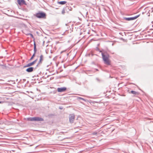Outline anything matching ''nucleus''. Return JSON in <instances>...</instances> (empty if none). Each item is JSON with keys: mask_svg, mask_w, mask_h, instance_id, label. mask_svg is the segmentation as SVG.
<instances>
[{"mask_svg": "<svg viewBox=\"0 0 153 153\" xmlns=\"http://www.w3.org/2000/svg\"><path fill=\"white\" fill-rule=\"evenodd\" d=\"M96 50L101 53L102 58L104 63L108 65H110L111 62L110 60V58L111 56L109 54L107 51L104 50H100L97 47L96 48Z\"/></svg>", "mask_w": 153, "mask_h": 153, "instance_id": "nucleus-1", "label": "nucleus"}, {"mask_svg": "<svg viewBox=\"0 0 153 153\" xmlns=\"http://www.w3.org/2000/svg\"><path fill=\"white\" fill-rule=\"evenodd\" d=\"M35 16L37 18L39 19H45L46 17V14L43 12H40L36 13Z\"/></svg>", "mask_w": 153, "mask_h": 153, "instance_id": "nucleus-2", "label": "nucleus"}, {"mask_svg": "<svg viewBox=\"0 0 153 153\" xmlns=\"http://www.w3.org/2000/svg\"><path fill=\"white\" fill-rule=\"evenodd\" d=\"M44 60V56L43 54H41L39 56V60L38 61L36 65V68L40 66L42 64L43 61Z\"/></svg>", "mask_w": 153, "mask_h": 153, "instance_id": "nucleus-3", "label": "nucleus"}, {"mask_svg": "<svg viewBox=\"0 0 153 153\" xmlns=\"http://www.w3.org/2000/svg\"><path fill=\"white\" fill-rule=\"evenodd\" d=\"M140 15H138L135 16L127 18L126 17H123V20H125L127 21H130L131 20H134L137 18L138 17H139Z\"/></svg>", "mask_w": 153, "mask_h": 153, "instance_id": "nucleus-4", "label": "nucleus"}, {"mask_svg": "<svg viewBox=\"0 0 153 153\" xmlns=\"http://www.w3.org/2000/svg\"><path fill=\"white\" fill-rule=\"evenodd\" d=\"M75 119V115L74 114H70L69 115V121L70 122L72 123H74Z\"/></svg>", "mask_w": 153, "mask_h": 153, "instance_id": "nucleus-5", "label": "nucleus"}, {"mask_svg": "<svg viewBox=\"0 0 153 153\" xmlns=\"http://www.w3.org/2000/svg\"><path fill=\"white\" fill-rule=\"evenodd\" d=\"M37 60H38V59H36L35 60H34L33 62H31L27 64L26 65H25L23 67L24 68H25L27 67H30L32 66H33L36 63V62L37 61Z\"/></svg>", "mask_w": 153, "mask_h": 153, "instance_id": "nucleus-6", "label": "nucleus"}, {"mask_svg": "<svg viewBox=\"0 0 153 153\" xmlns=\"http://www.w3.org/2000/svg\"><path fill=\"white\" fill-rule=\"evenodd\" d=\"M67 90V88L65 87L58 88L57 90L58 92H62L65 91Z\"/></svg>", "mask_w": 153, "mask_h": 153, "instance_id": "nucleus-7", "label": "nucleus"}, {"mask_svg": "<svg viewBox=\"0 0 153 153\" xmlns=\"http://www.w3.org/2000/svg\"><path fill=\"white\" fill-rule=\"evenodd\" d=\"M128 91L129 93L133 94L134 95L133 96H138L140 94V93L139 92H137L134 91L132 90L131 91H130V90H128Z\"/></svg>", "mask_w": 153, "mask_h": 153, "instance_id": "nucleus-8", "label": "nucleus"}, {"mask_svg": "<svg viewBox=\"0 0 153 153\" xmlns=\"http://www.w3.org/2000/svg\"><path fill=\"white\" fill-rule=\"evenodd\" d=\"M28 68H27L26 70V71L28 73H30L33 72L34 71H35L36 68V67L34 68L33 67H29Z\"/></svg>", "mask_w": 153, "mask_h": 153, "instance_id": "nucleus-9", "label": "nucleus"}, {"mask_svg": "<svg viewBox=\"0 0 153 153\" xmlns=\"http://www.w3.org/2000/svg\"><path fill=\"white\" fill-rule=\"evenodd\" d=\"M17 2L20 5H22L24 4L26 5L25 1L24 0H17Z\"/></svg>", "mask_w": 153, "mask_h": 153, "instance_id": "nucleus-10", "label": "nucleus"}, {"mask_svg": "<svg viewBox=\"0 0 153 153\" xmlns=\"http://www.w3.org/2000/svg\"><path fill=\"white\" fill-rule=\"evenodd\" d=\"M34 121H42L44 120V119L41 117H34Z\"/></svg>", "mask_w": 153, "mask_h": 153, "instance_id": "nucleus-11", "label": "nucleus"}, {"mask_svg": "<svg viewBox=\"0 0 153 153\" xmlns=\"http://www.w3.org/2000/svg\"><path fill=\"white\" fill-rule=\"evenodd\" d=\"M149 10L148 12L147 13V14H149L148 16H149L150 14L152 15L153 14V7L149 8Z\"/></svg>", "mask_w": 153, "mask_h": 153, "instance_id": "nucleus-12", "label": "nucleus"}, {"mask_svg": "<svg viewBox=\"0 0 153 153\" xmlns=\"http://www.w3.org/2000/svg\"><path fill=\"white\" fill-rule=\"evenodd\" d=\"M69 7H68V6H66V7H64L62 11V14L64 15L65 14V11H67V8L68 9H69Z\"/></svg>", "mask_w": 153, "mask_h": 153, "instance_id": "nucleus-13", "label": "nucleus"}, {"mask_svg": "<svg viewBox=\"0 0 153 153\" xmlns=\"http://www.w3.org/2000/svg\"><path fill=\"white\" fill-rule=\"evenodd\" d=\"M34 54H36L37 51V49H36V44L35 43V42L34 41Z\"/></svg>", "mask_w": 153, "mask_h": 153, "instance_id": "nucleus-14", "label": "nucleus"}, {"mask_svg": "<svg viewBox=\"0 0 153 153\" xmlns=\"http://www.w3.org/2000/svg\"><path fill=\"white\" fill-rule=\"evenodd\" d=\"M66 3H67V1H58V4H62V5L65 4Z\"/></svg>", "mask_w": 153, "mask_h": 153, "instance_id": "nucleus-15", "label": "nucleus"}, {"mask_svg": "<svg viewBox=\"0 0 153 153\" xmlns=\"http://www.w3.org/2000/svg\"><path fill=\"white\" fill-rule=\"evenodd\" d=\"M34 117L27 118V120L29 121H34Z\"/></svg>", "mask_w": 153, "mask_h": 153, "instance_id": "nucleus-16", "label": "nucleus"}, {"mask_svg": "<svg viewBox=\"0 0 153 153\" xmlns=\"http://www.w3.org/2000/svg\"><path fill=\"white\" fill-rule=\"evenodd\" d=\"M96 79L97 81L99 82H100L102 81V79H100L98 78H96Z\"/></svg>", "mask_w": 153, "mask_h": 153, "instance_id": "nucleus-17", "label": "nucleus"}, {"mask_svg": "<svg viewBox=\"0 0 153 153\" xmlns=\"http://www.w3.org/2000/svg\"><path fill=\"white\" fill-rule=\"evenodd\" d=\"M35 55H36V54L33 53V55H32V56L30 58V60H31L32 59H33V58L35 56Z\"/></svg>", "mask_w": 153, "mask_h": 153, "instance_id": "nucleus-18", "label": "nucleus"}, {"mask_svg": "<svg viewBox=\"0 0 153 153\" xmlns=\"http://www.w3.org/2000/svg\"><path fill=\"white\" fill-rule=\"evenodd\" d=\"M27 35H30L32 38H34V37H33V35L31 33H28L27 34Z\"/></svg>", "mask_w": 153, "mask_h": 153, "instance_id": "nucleus-19", "label": "nucleus"}, {"mask_svg": "<svg viewBox=\"0 0 153 153\" xmlns=\"http://www.w3.org/2000/svg\"><path fill=\"white\" fill-rule=\"evenodd\" d=\"M79 99H80L81 100H83L84 101H85V100L82 98L81 97H79Z\"/></svg>", "mask_w": 153, "mask_h": 153, "instance_id": "nucleus-20", "label": "nucleus"}, {"mask_svg": "<svg viewBox=\"0 0 153 153\" xmlns=\"http://www.w3.org/2000/svg\"><path fill=\"white\" fill-rule=\"evenodd\" d=\"M97 132H94L92 133V134L93 135H97Z\"/></svg>", "mask_w": 153, "mask_h": 153, "instance_id": "nucleus-21", "label": "nucleus"}, {"mask_svg": "<svg viewBox=\"0 0 153 153\" xmlns=\"http://www.w3.org/2000/svg\"><path fill=\"white\" fill-rule=\"evenodd\" d=\"M69 7V9L67 8V11L68 10H72V8L71 7Z\"/></svg>", "mask_w": 153, "mask_h": 153, "instance_id": "nucleus-22", "label": "nucleus"}, {"mask_svg": "<svg viewBox=\"0 0 153 153\" xmlns=\"http://www.w3.org/2000/svg\"><path fill=\"white\" fill-rule=\"evenodd\" d=\"M54 115L53 114H49L48 116H53Z\"/></svg>", "mask_w": 153, "mask_h": 153, "instance_id": "nucleus-23", "label": "nucleus"}, {"mask_svg": "<svg viewBox=\"0 0 153 153\" xmlns=\"http://www.w3.org/2000/svg\"><path fill=\"white\" fill-rule=\"evenodd\" d=\"M46 77L45 78L44 76H43L41 78L46 79Z\"/></svg>", "mask_w": 153, "mask_h": 153, "instance_id": "nucleus-24", "label": "nucleus"}, {"mask_svg": "<svg viewBox=\"0 0 153 153\" xmlns=\"http://www.w3.org/2000/svg\"><path fill=\"white\" fill-rule=\"evenodd\" d=\"M53 77H51L50 79V80H51V79H53Z\"/></svg>", "mask_w": 153, "mask_h": 153, "instance_id": "nucleus-25", "label": "nucleus"}, {"mask_svg": "<svg viewBox=\"0 0 153 153\" xmlns=\"http://www.w3.org/2000/svg\"><path fill=\"white\" fill-rule=\"evenodd\" d=\"M95 69V70H96V71H99V70H98V69H96H96Z\"/></svg>", "mask_w": 153, "mask_h": 153, "instance_id": "nucleus-26", "label": "nucleus"}, {"mask_svg": "<svg viewBox=\"0 0 153 153\" xmlns=\"http://www.w3.org/2000/svg\"><path fill=\"white\" fill-rule=\"evenodd\" d=\"M91 55L92 56H93L94 55V54H93L92 53H91Z\"/></svg>", "mask_w": 153, "mask_h": 153, "instance_id": "nucleus-27", "label": "nucleus"}, {"mask_svg": "<svg viewBox=\"0 0 153 153\" xmlns=\"http://www.w3.org/2000/svg\"><path fill=\"white\" fill-rule=\"evenodd\" d=\"M44 43H45V41H44L43 42V46H44Z\"/></svg>", "mask_w": 153, "mask_h": 153, "instance_id": "nucleus-28", "label": "nucleus"}, {"mask_svg": "<svg viewBox=\"0 0 153 153\" xmlns=\"http://www.w3.org/2000/svg\"><path fill=\"white\" fill-rule=\"evenodd\" d=\"M59 108L60 109H62V108H61L60 107H59Z\"/></svg>", "mask_w": 153, "mask_h": 153, "instance_id": "nucleus-29", "label": "nucleus"}, {"mask_svg": "<svg viewBox=\"0 0 153 153\" xmlns=\"http://www.w3.org/2000/svg\"><path fill=\"white\" fill-rule=\"evenodd\" d=\"M3 102L2 101H0V103H3Z\"/></svg>", "mask_w": 153, "mask_h": 153, "instance_id": "nucleus-30", "label": "nucleus"}, {"mask_svg": "<svg viewBox=\"0 0 153 153\" xmlns=\"http://www.w3.org/2000/svg\"><path fill=\"white\" fill-rule=\"evenodd\" d=\"M36 80V79H34V80Z\"/></svg>", "mask_w": 153, "mask_h": 153, "instance_id": "nucleus-31", "label": "nucleus"}, {"mask_svg": "<svg viewBox=\"0 0 153 153\" xmlns=\"http://www.w3.org/2000/svg\"><path fill=\"white\" fill-rule=\"evenodd\" d=\"M92 64H94V62H92Z\"/></svg>", "mask_w": 153, "mask_h": 153, "instance_id": "nucleus-32", "label": "nucleus"}, {"mask_svg": "<svg viewBox=\"0 0 153 153\" xmlns=\"http://www.w3.org/2000/svg\"><path fill=\"white\" fill-rule=\"evenodd\" d=\"M148 16V15H149V14H147Z\"/></svg>", "mask_w": 153, "mask_h": 153, "instance_id": "nucleus-33", "label": "nucleus"}, {"mask_svg": "<svg viewBox=\"0 0 153 153\" xmlns=\"http://www.w3.org/2000/svg\"><path fill=\"white\" fill-rule=\"evenodd\" d=\"M1 124V123H0V124Z\"/></svg>", "mask_w": 153, "mask_h": 153, "instance_id": "nucleus-34", "label": "nucleus"}]
</instances>
